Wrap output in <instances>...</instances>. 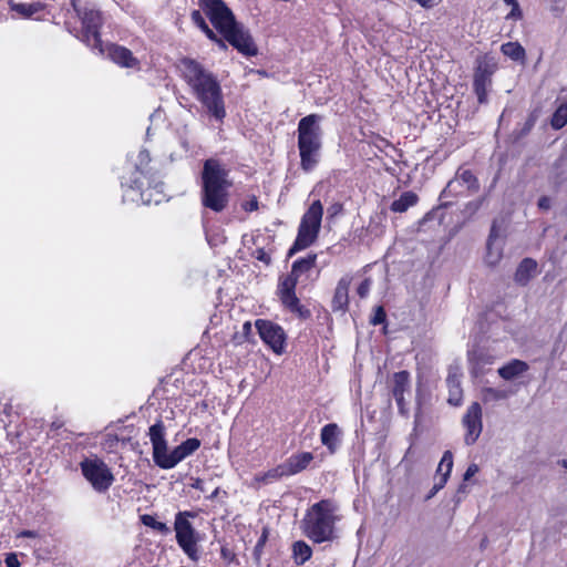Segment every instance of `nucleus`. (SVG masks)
<instances>
[{
    "label": "nucleus",
    "instance_id": "obj_1",
    "mask_svg": "<svg viewBox=\"0 0 567 567\" xmlns=\"http://www.w3.org/2000/svg\"><path fill=\"white\" fill-rule=\"evenodd\" d=\"M197 4L199 9L192 12L190 19L219 49L226 50L229 43L244 55L258 53L249 31L223 0H198Z\"/></svg>",
    "mask_w": 567,
    "mask_h": 567
},
{
    "label": "nucleus",
    "instance_id": "obj_2",
    "mask_svg": "<svg viewBox=\"0 0 567 567\" xmlns=\"http://www.w3.org/2000/svg\"><path fill=\"white\" fill-rule=\"evenodd\" d=\"M179 69L190 94L210 117L223 123L226 117V107L217 76L202 63L189 58L181 60Z\"/></svg>",
    "mask_w": 567,
    "mask_h": 567
},
{
    "label": "nucleus",
    "instance_id": "obj_3",
    "mask_svg": "<svg viewBox=\"0 0 567 567\" xmlns=\"http://www.w3.org/2000/svg\"><path fill=\"white\" fill-rule=\"evenodd\" d=\"M165 435V426L162 421L156 422L148 429L153 447V461L159 468L171 470L175 467L200 447V441L190 437L169 452Z\"/></svg>",
    "mask_w": 567,
    "mask_h": 567
},
{
    "label": "nucleus",
    "instance_id": "obj_4",
    "mask_svg": "<svg viewBox=\"0 0 567 567\" xmlns=\"http://www.w3.org/2000/svg\"><path fill=\"white\" fill-rule=\"evenodd\" d=\"M227 175V171L217 159L208 158L205 161L202 172V203L204 207L216 213L226 208L228 204L227 189L230 186Z\"/></svg>",
    "mask_w": 567,
    "mask_h": 567
},
{
    "label": "nucleus",
    "instance_id": "obj_5",
    "mask_svg": "<svg viewBox=\"0 0 567 567\" xmlns=\"http://www.w3.org/2000/svg\"><path fill=\"white\" fill-rule=\"evenodd\" d=\"M321 116L309 114L298 123V150L300 167L303 172H312L319 161L322 148Z\"/></svg>",
    "mask_w": 567,
    "mask_h": 567
},
{
    "label": "nucleus",
    "instance_id": "obj_6",
    "mask_svg": "<svg viewBox=\"0 0 567 567\" xmlns=\"http://www.w3.org/2000/svg\"><path fill=\"white\" fill-rule=\"evenodd\" d=\"M338 506L333 501L322 499L313 504L303 519V532L315 543L334 538V524L339 520Z\"/></svg>",
    "mask_w": 567,
    "mask_h": 567
},
{
    "label": "nucleus",
    "instance_id": "obj_7",
    "mask_svg": "<svg viewBox=\"0 0 567 567\" xmlns=\"http://www.w3.org/2000/svg\"><path fill=\"white\" fill-rule=\"evenodd\" d=\"M322 215V204L320 200L313 202L301 218L298 235L289 250V255L308 248L317 239L321 227Z\"/></svg>",
    "mask_w": 567,
    "mask_h": 567
},
{
    "label": "nucleus",
    "instance_id": "obj_8",
    "mask_svg": "<svg viewBox=\"0 0 567 567\" xmlns=\"http://www.w3.org/2000/svg\"><path fill=\"white\" fill-rule=\"evenodd\" d=\"M146 176L144 172L136 166L130 177L123 176L122 187L124 188V199L136 204H159L164 195L155 188H144Z\"/></svg>",
    "mask_w": 567,
    "mask_h": 567
},
{
    "label": "nucleus",
    "instance_id": "obj_9",
    "mask_svg": "<svg viewBox=\"0 0 567 567\" xmlns=\"http://www.w3.org/2000/svg\"><path fill=\"white\" fill-rule=\"evenodd\" d=\"M72 6L76 10L82 22L81 35L79 38L96 54L103 55L104 44L100 39V28L102 25L101 12L93 8L81 11L76 7V0H72Z\"/></svg>",
    "mask_w": 567,
    "mask_h": 567
},
{
    "label": "nucleus",
    "instance_id": "obj_10",
    "mask_svg": "<svg viewBox=\"0 0 567 567\" xmlns=\"http://www.w3.org/2000/svg\"><path fill=\"white\" fill-rule=\"evenodd\" d=\"M80 468L84 478L99 493L106 492L114 482L110 467L96 455L82 460Z\"/></svg>",
    "mask_w": 567,
    "mask_h": 567
},
{
    "label": "nucleus",
    "instance_id": "obj_11",
    "mask_svg": "<svg viewBox=\"0 0 567 567\" xmlns=\"http://www.w3.org/2000/svg\"><path fill=\"white\" fill-rule=\"evenodd\" d=\"M174 530L176 534V542L181 549L190 560L197 561L199 559L198 543L200 537L193 527L192 523L189 520H182L179 518L178 520L174 522Z\"/></svg>",
    "mask_w": 567,
    "mask_h": 567
},
{
    "label": "nucleus",
    "instance_id": "obj_12",
    "mask_svg": "<svg viewBox=\"0 0 567 567\" xmlns=\"http://www.w3.org/2000/svg\"><path fill=\"white\" fill-rule=\"evenodd\" d=\"M482 416L480 403H471L462 417V425L465 430L464 442L466 445H473L478 440L483 430Z\"/></svg>",
    "mask_w": 567,
    "mask_h": 567
},
{
    "label": "nucleus",
    "instance_id": "obj_13",
    "mask_svg": "<svg viewBox=\"0 0 567 567\" xmlns=\"http://www.w3.org/2000/svg\"><path fill=\"white\" fill-rule=\"evenodd\" d=\"M256 328L265 343H267L276 353H282L285 349L286 334L280 326L266 320H257Z\"/></svg>",
    "mask_w": 567,
    "mask_h": 567
},
{
    "label": "nucleus",
    "instance_id": "obj_14",
    "mask_svg": "<svg viewBox=\"0 0 567 567\" xmlns=\"http://www.w3.org/2000/svg\"><path fill=\"white\" fill-rule=\"evenodd\" d=\"M115 64L122 68L140 69V61L133 55L132 51L117 44L104 45V54Z\"/></svg>",
    "mask_w": 567,
    "mask_h": 567
},
{
    "label": "nucleus",
    "instance_id": "obj_15",
    "mask_svg": "<svg viewBox=\"0 0 567 567\" xmlns=\"http://www.w3.org/2000/svg\"><path fill=\"white\" fill-rule=\"evenodd\" d=\"M410 391V373L400 371L392 379V394L396 401L400 413H405L404 394Z\"/></svg>",
    "mask_w": 567,
    "mask_h": 567
},
{
    "label": "nucleus",
    "instance_id": "obj_16",
    "mask_svg": "<svg viewBox=\"0 0 567 567\" xmlns=\"http://www.w3.org/2000/svg\"><path fill=\"white\" fill-rule=\"evenodd\" d=\"M443 466H446V472L439 477H434L435 482L430 494L427 495V498L433 497L447 483V480L453 468V454L451 451H445L443 453V456L437 466V473H441L443 471Z\"/></svg>",
    "mask_w": 567,
    "mask_h": 567
},
{
    "label": "nucleus",
    "instance_id": "obj_17",
    "mask_svg": "<svg viewBox=\"0 0 567 567\" xmlns=\"http://www.w3.org/2000/svg\"><path fill=\"white\" fill-rule=\"evenodd\" d=\"M497 238L498 233L496 229V225L493 224L488 236L487 250L485 255V262L491 267L498 265L503 257V245L501 243H497Z\"/></svg>",
    "mask_w": 567,
    "mask_h": 567
},
{
    "label": "nucleus",
    "instance_id": "obj_18",
    "mask_svg": "<svg viewBox=\"0 0 567 567\" xmlns=\"http://www.w3.org/2000/svg\"><path fill=\"white\" fill-rule=\"evenodd\" d=\"M350 284H351V279L349 277H342L338 281V285L334 290L333 299H332V310L333 311L344 312L348 309Z\"/></svg>",
    "mask_w": 567,
    "mask_h": 567
},
{
    "label": "nucleus",
    "instance_id": "obj_19",
    "mask_svg": "<svg viewBox=\"0 0 567 567\" xmlns=\"http://www.w3.org/2000/svg\"><path fill=\"white\" fill-rule=\"evenodd\" d=\"M312 460L313 455L310 452H302L291 455L281 464L287 476H291L307 468Z\"/></svg>",
    "mask_w": 567,
    "mask_h": 567
},
{
    "label": "nucleus",
    "instance_id": "obj_20",
    "mask_svg": "<svg viewBox=\"0 0 567 567\" xmlns=\"http://www.w3.org/2000/svg\"><path fill=\"white\" fill-rule=\"evenodd\" d=\"M446 384L449 388L447 402L451 405L458 406L462 403L463 391L461 386V374L457 372V370L450 371L446 379Z\"/></svg>",
    "mask_w": 567,
    "mask_h": 567
},
{
    "label": "nucleus",
    "instance_id": "obj_21",
    "mask_svg": "<svg viewBox=\"0 0 567 567\" xmlns=\"http://www.w3.org/2000/svg\"><path fill=\"white\" fill-rule=\"evenodd\" d=\"M537 272V262L532 258H525L518 265L514 280L520 286H526Z\"/></svg>",
    "mask_w": 567,
    "mask_h": 567
},
{
    "label": "nucleus",
    "instance_id": "obj_22",
    "mask_svg": "<svg viewBox=\"0 0 567 567\" xmlns=\"http://www.w3.org/2000/svg\"><path fill=\"white\" fill-rule=\"evenodd\" d=\"M340 434L339 426L336 423H329L321 429V443L327 446L331 453H334L340 443Z\"/></svg>",
    "mask_w": 567,
    "mask_h": 567
},
{
    "label": "nucleus",
    "instance_id": "obj_23",
    "mask_svg": "<svg viewBox=\"0 0 567 567\" xmlns=\"http://www.w3.org/2000/svg\"><path fill=\"white\" fill-rule=\"evenodd\" d=\"M462 186L466 189H476L477 188V179L473 175V173L468 169H463L457 173L456 177L449 182L445 190L449 192H457V187Z\"/></svg>",
    "mask_w": 567,
    "mask_h": 567
},
{
    "label": "nucleus",
    "instance_id": "obj_24",
    "mask_svg": "<svg viewBox=\"0 0 567 567\" xmlns=\"http://www.w3.org/2000/svg\"><path fill=\"white\" fill-rule=\"evenodd\" d=\"M491 82L489 70L482 69V71L475 72L473 85L480 103L486 102Z\"/></svg>",
    "mask_w": 567,
    "mask_h": 567
},
{
    "label": "nucleus",
    "instance_id": "obj_25",
    "mask_svg": "<svg viewBox=\"0 0 567 567\" xmlns=\"http://www.w3.org/2000/svg\"><path fill=\"white\" fill-rule=\"evenodd\" d=\"M528 370V364L522 360L514 359L498 369V374L504 380H513Z\"/></svg>",
    "mask_w": 567,
    "mask_h": 567
},
{
    "label": "nucleus",
    "instance_id": "obj_26",
    "mask_svg": "<svg viewBox=\"0 0 567 567\" xmlns=\"http://www.w3.org/2000/svg\"><path fill=\"white\" fill-rule=\"evenodd\" d=\"M287 476L285 468L282 464H279L278 466L270 468L266 472L258 473L254 477V482L257 485H268L276 481H279L280 478Z\"/></svg>",
    "mask_w": 567,
    "mask_h": 567
},
{
    "label": "nucleus",
    "instance_id": "obj_27",
    "mask_svg": "<svg viewBox=\"0 0 567 567\" xmlns=\"http://www.w3.org/2000/svg\"><path fill=\"white\" fill-rule=\"evenodd\" d=\"M417 203V196L413 192H404L391 204V210L394 213H404Z\"/></svg>",
    "mask_w": 567,
    "mask_h": 567
},
{
    "label": "nucleus",
    "instance_id": "obj_28",
    "mask_svg": "<svg viewBox=\"0 0 567 567\" xmlns=\"http://www.w3.org/2000/svg\"><path fill=\"white\" fill-rule=\"evenodd\" d=\"M282 305L289 309L291 312L298 313L300 317H305L306 315H309L308 310H305L303 307L300 305L299 299L297 298L296 293H286L279 296Z\"/></svg>",
    "mask_w": 567,
    "mask_h": 567
},
{
    "label": "nucleus",
    "instance_id": "obj_29",
    "mask_svg": "<svg viewBox=\"0 0 567 567\" xmlns=\"http://www.w3.org/2000/svg\"><path fill=\"white\" fill-rule=\"evenodd\" d=\"M292 553L296 564L302 565L310 559L312 550L307 543L298 540L292 545Z\"/></svg>",
    "mask_w": 567,
    "mask_h": 567
},
{
    "label": "nucleus",
    "instance_id": "obj_30",
    "mask_svg": "<svg viewBox=\"0 0 567 567\" xmlns=\"http://www.w3.org/2000/svg\"><path fill=\"white\" fill-rule=\"evenodd\" d=\"M316 258V255H309L295 260L291 267V274L299 278L301 274L309 271L315 266Z\"/></svg>",
    "mask_w": 567,
    "mask_h": 567
},
{
    "label": "nucleus",
    "instance_id": "obj_31",
    "mask_svg": "<svg viewBox=\"0 0 567 567\" xmlns=\"http://www.w3.org/2000/svg\"><path fill=\"white\" fill-rule=\"evenodd\" d=\"M501 51L504 55L514 61H519L525 58V49L518 42H507L502 44Z\"/></svg>",
    "mask_w": 567,
    "mask_h": 567
},
{
    "label": "nucleus",
    "instance_id": "obj_32",
    "mask_svg": "<svg viewBox=\"0 0 567 567\" xmlns=\"http://www.w3.org/2000/svg\"><path fill=\"white\" fill-rule=\"evenodd\" d=\"M511 392L503 389L485 388L482 390V400L485 403L497 402L509 396Z\"/></svg>",
    "mask_w": 567,
    "mask_h": 567
},
{
    "label": "nucleus",
    "instance_id": "obj_33",
    "mask_svg": "<svg viewBox=\"0 0 567 567\" xmlns=\"http://www.w3.org/2000/svg\"><path fill=\"white\" fill-rule=\"evenodd\" d=\"M10 8L12 11L19 13L24 18H30L34 13L39 12L42 9L40 3H10Z\"/></svg>",
    "mask_w": 567,
    "mask_h": 567
},
{
    "label": "nucleus",
    "instance_id": "obj_34",
    "mask_svg": "<svg viewBox=\"0 0 567 567\" xmlns=\"http://www.w3.org/2000/svg\"><path fill=\"white\" fill-rule=\"evenodd\" d=\"M470 361L472 363V372L475 375H480L483 373V367L485 364L492 363V358L489 355H485L483 353H472L470 355Z\"/></svg>",
    "mask_w": 567,
    "mask_h": 567
},
{
    "label": "nucleus",
    "instance_id": "obj_35",
    "mask_svg": "<svg viewBox=\"0 0 567 567\" xmlns=\"http://www.w3.org/2000/svg\"><path fill=\"white\" fill-rule=\"evenodd\" d=\"M141 522L143 523V525H145L154 530H157L158 533H161L163 535H168L171 533L169 527L165 523L156 520V518L152 515H148V514L142 515Z\"/></svg>",
    "mask_w": 567,
    "mask_h": 567
},
{
    "label": "nucleus",
    "instance_id": "obj_36",
    "mask_svg": "<svg viewBox=\"0 0 567 567\" xmlns=\"http://www.w3.org/2000/svg\"><path fill=\"white\" fill-rule=\"evenodd\" d=\"M550 124L555 130H560L567 124V101L555 111Z\"/></svg>",
    "mask_w": 567,
    "mask_h": 567
},
{
    "label": "nucleus",
    "instance_id": "obj_37",
    "mask_svg": "<svg viewBox=\"0 0 567 567\" xmlns=\"http://www.w3.org/2000/svg\"><path fill=\"white\" fill-rule=\"evenodd\" d=\"M298 279L299 278L291 272L286 278H284L278 287L279 296L295 292Z\"/></svg>",
    "mask_w": 567,
    "mask_h": 567
},
{
    "label": "nucleus",
    "instance_id": "obj_38",
    "mask_svg": "<svg viewBox=\"0 0 567 567\" xmlns=\"http://www.w3.org/2000/svg\"><path fill=\"white\" fill-rule=\"evenodd\" d=\"M497 63L494 58L492 56H484L477 66L476 71H482V69L489 70V75L492 76L493 72L496 70Z\"/></svg>",
    "mask_w": 567,
    "mask_h": 567
},
{
    "label": "nucleus",
    "instance_id": "obj_39",
    "mask_svg": "<svg viewBox=\"0 0 567 567\" xmlns=\"http://www.w3.org/2000/svg\"><path fill=\"white\" fill-rule=\"evenodd\" d=\"M385 312H384V309L382 307H377L375 311H374V315L373 317L371 318V323L373 326H378V324H381L385 321Z\"/></svg>",
    "mask_w": 567,
    "mask_h": 567
},
{
    "label": "nucleus",
    "instance_id": "obj_40",
    "mask_svg": "<svg viewBox=\"0 0 567 567\" xmlns=\"http://www.w3.org/2000/svg\"><path fill=\"white\" fill-rule=\"evenodd\" d=\"M371 288V280L364 279L358 287L357 291L361 298H365L369 295Z\"/></svg>",
    "mask_w": 567,
    "mask_h": 567
},
{
    "label": "nucleus",
    "instance_id": "obj_41",
    "mask_svg": "<svg viewBox=\"0 0 567 567\" xmlns=\"http://www.w3.org/2000/svg\"><path fill=\"white\" fill-rule=\"evenodd\" d=\"M4 563L7 567H20L21 564L16 553H9L6 555Z\"/></svg>",
    "mask_w": 567,
    "mask_h": 567
},
{
    "label": "nucleus",
    "instance_id": "obj_42",
    "mask_svg": "<svg viewBox=\"0 0 567 567\" xmlns=\"http://www.w3.org/2000/svg\"><path fill=\"white\" fill-rule=\"evenodd\" d=\"M480 471L477 464H470L464 473L463 480L468 481L471 480L475 474H477Z\"/></svg>",
    "mask_w": 567,
    "mask_h": 567
},
{
    "label": "nucleus",
    "instance_id": "obj_43",
    "mask_svg": "<svg viewBox=\"0 0 567 567\" xmlns=\"http://www.w3.org/2000/svg\"><path fill=\"white\" fill-rule=\"evenodd\" d=\"M255 257H256V259L265 262L266 265H268L270 262L269 254L262 248H259L255 251Z\"/></svg>",
    "mask_w": 567,
    "mask_h": 567
},
{
    "label": "nucleus",
    "instance_id": "obj_44",
    "mask_svg": "<svg viewBox=\"0 0 567 567\" xmlns=\"http://www.w3.org/2000/svg\"><path fill=\"white\" fill-rule=\"evenodd\" d=\"M511 7H512V10L507 14V19H520L522 18V10L519 8L518 2L514 3Z\"/></svg>",
    "mask_w": 567,
    "mask_h": 567
},
{
    "label": "nucleus",
    "instance_id": "obj_45",
    "mask_svg": "<svg viewBox=\"0 0 567 567\" xmlns=\"http://www.w3.org/2000/svg\"><path fill=\"white\" fill-rule=\"evenodd\" d=\"M196 516H197V514L195 512H190V511L178 512L175 515V520H178L179 518L182 520H189V518H195Z\"/></svg>",
    "mask_w": 567,
    "mask_h": 567
},
{
    "label": "nucleus",
    "instance_id": "obj_46",
    "mask_svg": "<svg viewBox=\"0 0 567 567\" xmlns=\"http://www.w3.org/2000/svg\"><path fill=\"white\" fill-rule=\"evenodd\" d=\"M244 209L246 212H254V210H257L258 209V200L256 197H252L251 199L247 200L244 205H243Z\"/></svg>",
    "mask_w": 567,
    "mask_h": 567
},
{
    "label": "nucleus",
    "instance_id": "obj_47",
    "mask_svg": "<svg viewBox=\"0 0 567 567\" xmlns=\"http://www.w3.org/2000/svg\"><path fill=\"white\" fill-rule=\"evenodd\" d=\"M342 209H343L342 204H340V203H334V204H332V205L328 208V214H329V216H330V217H333V216H336V215L340 214V213L342 212Z\"/></svg>",
    "mask_w": 567,
    "mask_h": 567
},
{
    "label": "nucleus",
    "instance_id": "obj_48",
    "mask_svg": "<svg viewBox=\"0 0 567 567\" xmlns=\"http://www.w3.org/2000/svg\"><path fill=\"white\" fill-rule=\"evenodd\" d=\"M18 537H22V538H35L38 537V533L35 530H22L18 534Z\"/></svg>",
    "mask_w": 567,
    "mask_h": 567
},
{
    "label": "nucleus",
    "instance_id": "obj_49",
    "mask_svg": "<svg viewBox=\"0 0 567 567\" xmlns=\"http://www.w3.org/2000/svg\"><path fill=\"white\" fill-rule=\"evenodd\" d=\"M538 207L540 209H548L550 207V199L546 196L540 197L538 200Z\"/></svg>",
    "mask_w": 567,
    "mask_h": 567
},
{
    "label": "nucleus",
    "instance_id": "obj_50",
    "mask_svg": "<svg viewBox=\"0 0 567 567\" xmlns=\"http://www.w3.org/2000/svg\"><path fill=\"white\" fill-rule=\"evenodd\" d=\"M190 486L195 489H198L200 492H204L205 491V487H204V481L200 480V478H196L194 480V482L190 484Z\"/></svg>",
    "mask_w": 567,
    "mask_h": 567
},
{
    "label": "nucleus",
    "instance_id": "obj_51",
    "mask_svg": "<svg viewBox=\"0 0 567 567\" xmlns=\"http://www.w3.org/2000/svg\"><path fill=\"white\" fill-rule=\"evenodd\" d=\"M415 1L424 8H432L436 3V0H415Z\"/></svg>",
    "mask_w": 567,
    "mask_h": 567
},
{
    "label": "nucleus",
    "instance_id": "obj_52",
    "mask_svg": "<svg viewBox=\"0 0 567 567\" xmlns=\"http://www.w3.org/2000/svg\"><path fill=\"white\" fill-rule=\"evenodd\" d=\"M179 143H181V146H182L184 153H188L190 151V145L186 137H181Z\"/></svg>",
    "mask_w": 567,
    "mask_h": 567
},
{
    "label": "nucleus",
    "instance_id": "obj_53",
    "mask_svg": "<svg viewBox=\"0 0 567 567\" xmlns=\"http://www.w3.org/2000/svg\"><path fill=\"white\" fill-rule=\"evenodd\" d=\"M138 158H140V164L143 165V164H147L148 161H150V156H148V153L145 152V151H142L140 152L138 154Z\"/></svg>",
    "mask_w": 567,
    "mask_h": 567
},
{
    "label": "nucleus",
    "instance_id": "obj_54",
    "mask_svg": "<svg viewBox=\"0 0 567 567\" xmlns=\"http://www.w3.org/2000/svg\"><path fill=\"white\" fill-rule=\"evenodd\" d=\"M219 493V487H216L213 493L208 496L209 499H214L215 497H217Z\"/></svg>",
    "mask_w": 567,
    "mask_h": 567
},
{
    "label": "nucleus",
    "instance_id": "obj_55",
    "mask_svg": "<svg viewBox=\"0 0 567 567\" xmlns=\"http://www.w3.org/2000/svg\"><path fill=\"white\" fill-rule=\"evenodd\" d=\"M506 4L508 6H513L514 3L517 2V0H503Z\"/></svg>",
    "mask_w": 567,
    "mask_h": 567
},
{
    "label": "nucleus",
    "instance_id": "obj_56",
    "mask_svg": "<svg viewBox=\"0 0 567 567\" xmlns=\"http://www.w3.org/2000/svg\"><path fill=\"white\" fill-rule=\"evenodd\" d=\"M411 453H412V447H409V449H408V451H406V453H405V455H404V458H403V460L408 458V456H409Z\"/></svg>",
    "mask_w": 567,
    "mask_h": 567
},
{
    "label": "nucleus",
    "instance_id": "obj_57",
    "mask_svg": "<svg viewBox=\"0 0 567 567\" xmlns=\"http://www.w3.org/2000/svg\"><path fill=\"white\" fill-rule=\"evenodd\" d=\"M560 464L563 467H565L567 470V458L561 460Z\"/></svg>",
    "mask_w": 567,
    "mask_h": 567
},
{
    "label": "nucleus",
    "instance_id": "obj_58",
    "mask_svg": "<svg viewBox=\"0 0 567 567\" xmlns=\"http://www.w3.org/2000/svg\"><path fill=\"white\" fill-rule=\"evenodd\" d=\"M445 472H446V466H443V471H442L441 473H437V472H436L435 477L441 476V475H442L443 473H445Z\"/></svg>",
    "mask_w": 567,
    "mask_h": 567
}]
</instances>
